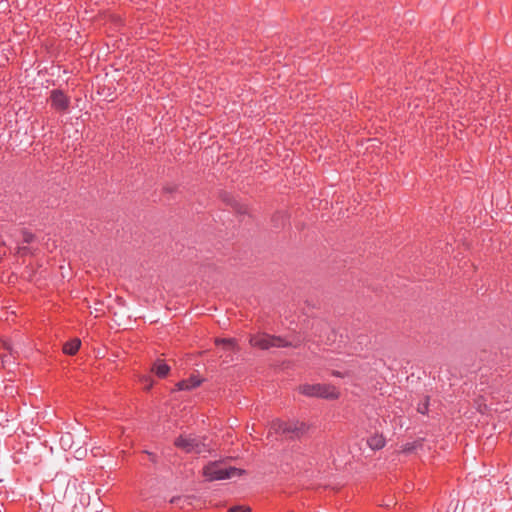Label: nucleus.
I'll list each match as a JSON object with an SVG mask.
<instances>
[{
  "mask_svg": "<svg viewBox=\"0 0 512 512\" xmlns=\"http://www.w3.org/2000/svg\"><path fill=\"white\" fill-rule=\"evenodd\" d=\"M271 428L275 433L288 440H300L307 434L309 425L299 420H275L272 422Z\"/></svg>",
  "mask_w": 512,
  "mask_h": 512,
  "instance_id": "obj_1",
  "label": "nucleus"
},
{
  "mask_svg": "<svg viewBox=\"0 0 512 512\" xmlns=\"http://www.w3.org/2000/svg\"><path fill=\"white\" fill-rule=\"evenodd\" d=\"M299 392L308 397H320L334 400L339 398V392L330 384H303L299 386Z\"/></svg>",
  "mask_w": 512,
  "mask_h": 512,
  "instance_id": "obj_2",
  "label": "nucleus"
},
{
  "mask_svg": "<svg viewBox=\"0 0 512 512\" xmlns=\"http://www.w3.org/2000/svg\"><path fill=\"white\" fill-rule=\"evenodd\" d=\"M241 471L235 467H225L221 462H210L203 468V474L209 481L224 480L240 474Z\"/></svg>",
  "mask_w": 512,
  "mask_h": 512,
  "instance_id": "obj_3",
  "label": "nucleus"
},
{
  "mask_svg": "<svg viewBox=\"0 0 512 512\" xmlns=\"http://www.w3.org/2000/svg\"><path fill=\"white\" fill-rule=\"evenodd\" d=\"M251 346L267 350L271 347H290L292 343L280 336H273L266 333H258L250 336Z\"/></svg>",
  "mask_w": 512,
  "mask_h": 512,
  "instance_id": "obj_4",
  "label": "nucleus"
},
{
  "mask_svg": "<svg viewBox=\"0 0 512 512\" xmlns=\"http://www.w3.org/2000/svg\"><path fill=\"white\" fill-rule=\"evenodd\" d=\"M174 445L186 453L201 454L209 451L208 446L198 437L180 435Z\"/></svg>",
  "mask_w": 512,
  "mask_h": 512,
  "instance_id": "obj_5",
  "label": "nucleus"
},
{
  "mask_svg": "<svg viewBox=\"0 0 512 512\" xmlns=\"http://www.w3.org/2000/svg\"><path fill=\"white\" fill-rule=\"evenodd\" d=\"M49 101L51 107L57 112H67L70 107V97L61 89H53L50 92Z\"/></svg>",
  "mask_w": 512,
  "mask_h": 512,
  "instance_id": "obj_6",
  "label": "nucleus"
},
{
  "mask_svg": "<svg viewBox=\"0 0 512 512\" xmlns=\"http://www.w3.org/2000/svg\"><path fill=\"white\" fill-rule=\"evenodd\" d=\"M202 383V380L191 376L188 379L181 380L176 384V390L177 391H183V390H192L198 386H200Z\"/></svg>",
  "mask_w": 512,
  "mask_h": 512,
  "instance_id": "obj_7",
  "label": "nucleus"
},
{
  "mask_svg": "<svg viewBox=\"0 0 512 512\" xmlns=\"http://www.w3.org/2000/svg\"><path fill=\"white\" fill-rule=\"evenodd\" d=\"M151 371L159 378H165L170 372V367L162 359H157L152 367Z\"/></svg>",
  "mask_w": 512,
  "mask_h": 512,
  "instance_id": "obj_8",
  "label": "nucleus"
},
{
  "mask_svg": "<svg viewBox=\"0 0 512 512\" xmlns=\"http://www.w3.org/2000/svg\"><path fill=\"white\" fill-rule=\"evenodd\" d=\"M386 444V439L381 434H374L367 439V445L372 450H380Z\"/></svg>",
  "mask_w": 512,
  "mask_h": 512,
  "instance_id": "obj_9",
  "label": "nucleus"
},
{
  "mask_svg": "<svg viewBox=\"0 0 512 512\" xmlns=\"http://www.w3.org/2000/svg\"><path fill=\"white\" fill-rule=\"evenodd\" d=\"M81 346V341L78 338L67 341L63 345V352L67 355H75Z\"/></svg>",
  "mask_w": 512,
  "mask_h": 512,
  "instance_id": "obj_10",
  "label": "nucleus"
},
{
  "mask_svg": "<svg viewBox=\"0 0 512 512\" xmlns=\"http://www.w3.org/2000/svg\"><path fill=\"white\" fill-rule=\"evenodd\" d=\"M216 345H222L224 348L234 350L236 348V341L234 339L221 338L216 339Z\"/></svg>",
  "mask_w": 512,
  "mask_h": 512,
  "instance_id": "obj_11",
  "label": "nucleus"
},
{
  "mask_svg": "<svg viewBox=\"0 0 512 512\" xmlns=\"http://www.w3.org/2000/svg\"><path fill=\"white\" fill-rule=\"evenodd\" d=\"M229 205H231V207L239 214L247 213V207L243 204H240L233 198H229Z\"/></svg>",
  "mask_w": 512,
  "mask_h": 512,
  "instance_id": "obj_12",
  "label": "nucleus"
},
{
  "mask_svg": "<svg viewBox=\"0 0 512 512\" xmlns=\"http://www.w3.org/2000/svg\"><path fill=\"white\" fill-rule=\"evenodd\" d=\"M417 411L423 415L427 414L429 411V397L426 396L422 402H420L417 406Z\"/></svg>",
  "mask_w": 512,
  "mask_h": 512,
  "instance_id": "obj_13",
  "label": "nucleus"
},
{
  "mask_svg": "<svg viewBox=\"0 0 512 512\" xmlns=\"http://www.w3.org/2000/svg\"><path fill=\"white\" fill-rule=\"evenodd\" d=\"M417 446V442L406 443L402 446V452L406 454L411 453L417 448Z\"/></svg>",
  "mask_w": 512,
  "mask_h": 512,
  "instance_id": "obj_14",
  "label": "nucleus"
},
{
  "mask_svg": "<svg viewBox=\"0 0 512 512\" xmlns=\"http://www.w3.org/2000/svg\"><path fill=\"white\" fill-rule=\"evenodd\" d=\"M228 512H251L250 507L237 505L229 508Z\"/></svg>",
  "mask_w": 512,
  "mask_h": 512,
  "instance_id": "obj_15",
  "label": "nucleus"
},
{
  "mask_svg": "<svg viewBox=\"0 0 512 512\" xmlns=\"http://www.w3.org/2000/svg\"><path fill=\"white\" fill-rule=\"evenodd\" d=\"M34 240V234L28 231H23V241L25 243H31Z\"/></svg>",
  "mask_w": 512,
  "mask_h": 512,
  "instance_id": "obj_16",
  "label": "nucleus"
},
{
  "mask_svg": "<svg viewBox=\"0 0 512 512\" xmlns=\"http://www.w3.org/2000/svg\"><path fill=\"white\" fill-rule=\"evenodd\" d=\"M141 381H142V383L145 384V389H147V390H149L153 385V382L149 376H143L141 378Z\"/></svg>",
  "mask_w": 512,
  "mask_h": 512,
  "instance_id": "obj_17",
  "label": "nucleus"
},
{
  "mask_svg": "<svg viewBox=\"0 0 512 512\" xmlns=\"http://www.w3.org/2000/svg\"><path fill=\"white\" fill-rule=\"evenodd\" d=\"M3 347H4L5 350H7L10 353V355H13L14 349H13L12 345L9 342H6V341L3 342Z\"/></svg>",
  "mask_w": 512,
  "mask_h": 512,
  "instance_id": "obj_18",
  "label": "nucleus"
},
{
  "mask_svg": "<svg viewBox=\"0 0 512 512\" xmlns=\"http://www.w3.org/2000/svg\"><path fill=\"white\" fill-rule=\"evenodd\" d=\"M176 189H177V187H176V186H166V187L164 188V191H165V192H168V193H172V192H174Z\"/></svg>",
  "mask_w": 512,
  "mask_h": 512,
  "instance_id": "obj_19",
  "label": "nucleus"
}]
</instances>
